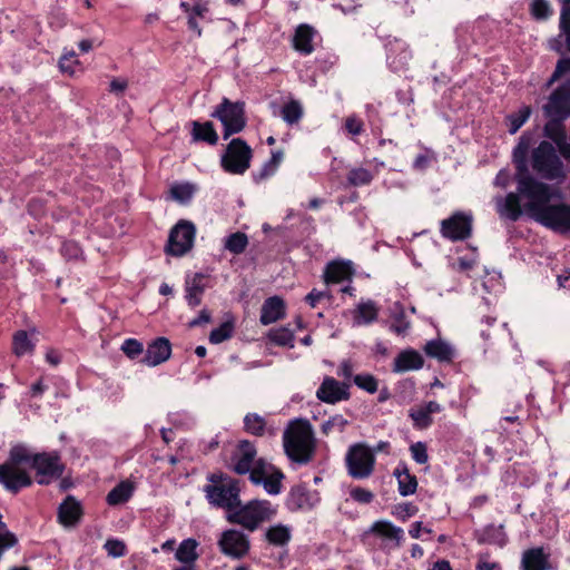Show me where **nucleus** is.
I'll use <instances>...</instances> for the list:
<instances>
[{
  "mask_svg": "<svg viewBox=\"0 0 570 570\" xmlns=\"http://www.w3.org/2000/svg\"><path fill=\"white\" fill-rule=\"evenodd\" d=\"M23 465L36 471V482L40 485H49L60 479L66 470L58 451L33 453L24 444H14L7 461L0 464V484L11 494H18L33 484L32 476Z\"/></svg>",
  "mask_w": 570,
  "mask_h": 570,
  "instance_id": "nucleus-1",
  "label": "nucleus"
},
{
  "mask_svg": "<svg viewBox=\"0 0 570 570\" xmlns=\"http://www.w3.org/2000/svg\"><path fill=\"white\" fill-rule=\"evenodd\" d=\"M523 190L529 195L527 209L537 222L556 232L570 230V205L549 204L552 190L548 184L530 180Z\"/></svg>",
  "mask_w": 570,
  "mask_h": 570,
  "instance_id": "nucleus-2",
  "label": "nucleus"
},
{
  "mask_svg": "<svg viewBox=\"0 0 570 570\" xmlns=\"http://www.w3.org/2000/svg\"><path fill=\"white\" fill-rule=\"evenodd\" d=\"M283 444L286 455L295 463H309L316 451V441L307 420H295L285 430Z\"/></svg>",
  "mask_w": 570,
  "mask_h": 570,
  "instance_id": "nucleus-3",
  "label": "nucleus"
},
{
  "mask_svg": "<svg viewBox=\"0 0 570 570\" xmlns=\"http://www.w3.org/2000/svg\"><path fill=\"white\" fill-rule=\"evenodd\" d=\"M203 492L214 508L224 509L228 513L240 504V481L222 471L213 472L206 476Z\"/></svg>",
  "mask_w": 570,
  "mask_h": 570,
  "instance_id": "nucleus-4",
  "label": "nucleus"
},
{
  "mask_svg": "<svg viewBox=\"0 0 570 570\" xmlns=\"http://www.w3.org/2000/svg\"><path fill=\"white\" fill-rule=\"evenodd\" d=\"M532 169L543 179L559 180L566 178L563 161L557 149L549 140H542L532 149Z\"/></svg>",
  "mask_w": 570,
  "mask_h": 570,
  "instance_id": "nucleus-5",
  "label": "nucleus"
},
{
  "mask_svg": "<svg viewBox=\"0 0 570 570\" xmlns=\"http://www.w3.org/2000/svg\"><path fill=\"white\" fill-rule=\"evenodd\" d=\"M275 511L268 500H250L240 504L228 513L227 520L230 523L239 524L248 531H255L259 524L269 520Z\"/></svg>",
  "mask_w": 570,
  "mask_h": 570,
  "instance_id": "nucleus-6",
  "label": "nucleus"
},
{
  "mask_svg": "<svg viewBox=\"0 0 570 570\" xmlns=\"http://www.w3.org/2000/svg\"><path fill=\"white\" fill-rule=\"evenodd\" d=\"M210 117L218 119L223 127V138L228 139L235 134H239L247 125L245 102L237 100L232 101L227 97H223L222 101L215 107Z\"/></svg>",
  "mask_w": 570,
  "mask_h": 570,
  "instance_id": "nucleus-7",
  "label": "nucleus"
},
{
  "mask_svg": "<svg viewBox=\"0 0 570 570\" xmlns=\"http://www.w3.org/2000/svg\"><path fill=\"white\" fill-rule=\"evenodd\" d=\"M253 159L252 147L242 138H233L220 156L222 169L230 175H244Z\"/></svg>",
  "mask_w": 570,
  "mask_h": 570,
  "instance_id": "nucleus-8",
  "label": "nucleus"
},
{
  "mask_svg": "<svg viewBox=\"0 0 570 570\" xmlns=\"http://www.w3.org/2000/svg\"><path fill=\"white\" fill-rule=\"evenodd\" d=\"M347 473L355 480H364L372 475L375 466V455L364 443H356L348 448L345 455Z\"/></svg>",
  "mask_w": 570,
  "mask_h": 570,
  "instance_id": "nucleus-9",
  "label": "nucleus"
},
{
  "mask_svg": "<svg viewBox=\"0 0 570 570\" xmlns=\"http://www.w3.org/2000/svg\"><path fill=\"white\" fill-rule=\"evenodd\" d=\"M196 227L194 223L180 219L171 229L166 245L168 255L180 257L187 254L194 246Z\"/></svg>",
  "mask_w": 570,
  "mask_h": 570,
  "instance_id": "nucleus-10",
  "label": "nucleus"
},
{
  "mask_svg": "<svg viewBox=\"0 0 570 570\" xmlns=\"http://www.w3.org/2000/svg\"><path fill=\"white\" fill-rule=\"evenodd\" d=\"M473 216L470 213L455 212L441 222V235L452 242L465 240L472 235Z\"/></svg>",
  "mask_w": 570,
  "mask_h": 570,
  "instance_id": "nucleus-11",
  "label": "nucleus"
},
{
  "mask_svg": "<svg viewBox=\"0 0 570 570\" xmlns=\"http://www.w3.org/2000/svg\"><path fill=\"white\" fill-rule=\"evenodd\" d=\"M218 547L223 554L232 559H242L248 553L250 543L248 537L242 531L228 529L222 533Z\"/></svg>",
  "mask_w": 570,
  "mask_h": 570,
  "instance_id": "nucleus-12",
  "label": "nucleus"
},
{
  "mask_svg": "<svg viewBox=\"0 0 570 570\" xmlns=\"http://www.w3.org/2000/svg\"><path fill=\"white\" fill-rule=\"evenodd\" d=\"M542 110L544 116L570 117V78L552 90Z\"/></svg>",
  "mask_w": 570,
  "mask_h": 570,
  "instance_id": "nucleus-13",
  "label": "nucleus"
},
{
  "mask_svg": "<svg viewBox=\"0 0 570 570\" xmlns=\"http://www.w3.org/2000/svg\"><path fill=\"white\" fill-rule=\"evenodd\" d=\"M351 382H340L332 376H325L316 391V397L327 404H336L351 397Z\"/></svg>",
  "mask_w": 570,
  "mask_h": 570,
  "instance_id": "nucleus-14",
  "label": "nucleus"
},
{
  "mask_svg": "<svg viewBox=\"0 0 570 570\" xmlns=\"http://www.w3.org/2000/svg\"><path fill=\"white\" fill-rule=\"evenodd\" d=\"M257 450L253 442L242 440L230 458V470L238 475H245L256 461Z\"/></svg>",
  "mask_w": 570,
  "mask_h": 570,
  "instance_id": "nucleus-15",
  "label": "nucleus"
},
{
  "mask_svg": "<svg viewBox=\"0 0 570 570\" xmlns=\"http://www.w3.org/2000/svg\"><path fill=\"white\" fill-rule=\"evenodd\" d=\"M320 500L318 493L306 484L293 487L288 494V505L292 510H312Z\"/></svg>",
  "mask_w": 570,
  "mask_h": 570,
  "instance_id": "nucleus-16",
  "label": "nucleus"
},
{
  "mask_svg": "<svg viewBox=\"0 0 570 570\" xmlns=\"http://www.w3.org/2000/svg\"><path fill=\"white\" fill-rule=\"evenodd\" d=\"M171 355V344L166 337H157L148 344L140 362L148 366H157Z\"/></svg>",
  "mask_w": 570,
  "mask_h": 570,
  "instance_id": "nucleus-17",
  "label": "nucleus"
},
{
  "mask_svg": "<svg viewBox=\"0 0 570 570\" xmlns=\"http://www.w3.org/2000/svg\"><path fill=\"white\" fill-rule=\"evenodd\" d=\"M83 515V508L73 495L68 494L58 507V521L63 527H75Z\"/></svg>",
  "mask_w": 570,
  "mask_h": 570,
  "instance_id": "nucleus-18",
  "label": "nucleus"
},
{
  "mask_svg": "<svg viewBox=\"0 0 570 570\" xmlns=\"http://www.w3.org/2000/svg\"><path fill=\"white\" fill-rule=\"evenodd\" d=\"M209 276L204 273H195L185 281V299L190 308L202 304L203 294L208 287Z\"/></svg>",
  "mask_w": 570,
  "mask_h": 570,
  "instance_id": "nucleus-19",
  "label": "nucleus"
},
{
  "mask_svg": "<svg viewBox=\"0 0 570 570\" xmlns=\"http://www.w3.org/2000/svg\"><path fill=\"white\" fill-rule=\"evenodd\" d=\"M386 60L393 71H401L406 68L412 58V53L407 45L402 40H393L386 45Z\"/></svg>",
  "mask_w": 570,
  "mask_h": 570,
  "instance_id": "nucleus-20",
  "label": "nucleus"
},
{
  "mask_svg": "<svg viewBox=\"0 0 570 570\" xmlns=\"http://www.w3.org/2000/svg\"><path fill=\"white\" fill-rule=\"evenodd\" d=\"M423 351L428 357L434 358L440 363L450 364L456 358V350L442 338L428 341L423 346Z\"/></svg>",
  "mask_w": 570,
  "mask_h": 570,
  "instance_id": "nucleus-21",
  "label": "nucleus"
},
{
  "mask_svg": "<svg viewBox=\"0 0 570 570\" xmlns=\"http://www.w3.org/2000/svg\"><path fill=\"white\" fill-rule=\"evenodd\" d=\"M286 315V305L282 297L275 295L266 298L261 308L259 322L263 325H269Z\"/></svg>",
  "mask_w": 570,
  "mask_h": 570,
  "instance_id": "nucleus-22",
  "label": "nucleus"
},
{
  "mask_svg": "<svg viewBox=\"0 0 570 570\" xmlns=\"http://www.w3.org/2000/svg\"><path fill=\"white\" fill-rule=\"evenodd\" d=\"M354 269L351 262L332 261L326 264L323 278L328 284H338L344 281H351Z\"/></svg>",
  "mask_w": 570,
  "mask_h": 570,
  "instance_id": "nucleus-23",
  "label": "nucleus"
},
{
  "mask_svg": "<svg viewBox=\"0 0 570 570\" xmlns=\"http://www.w3.org/2000/svg\"><path fill=\"white\" fill-rule=\"evenodd\" d=\"M316 30L312 26L307 23L298 24L293 36L294 50L303 56L311 55L315 50L313 45Z\"/></svg>",
  "mask_w": 570,
  "mask_h": 570,
  "instance_id": "nucleus-24",
  "label": "nucleus"
},
{
  "mask_svg": "<svg viewBox=\"0 0 570 570\" xmlns=\"http://www.w3.org/2000/svg\"><path fill=\"white\" fill-rule=\"evenodd\" d=\"M442 406L436 401H429L419 409L410 410V417L413 421V426L419 430L428 429L433 424L432 414L440 413Z\"/></svg>",
  "mask_w": 570,
  "mask_h": 570,
  "instance_id": "nucleus-25",
  "label": "nucleus"
},
{
  "mask_svg": "<svg viewBox=\"0 0 570 570\" xmlns=\"http://www.w3.org/2000/svg\"><path fill=\"white\" fill-rule=\"evenodd\" d=\"M393 476L397 481V491L402 497H409L417 490V479L410 472V469L405 462H400L393 471Z\"/></svg>",
  "mask_w": 570,
  "mask_h": 570,
  "instance_id": "nucleus-26",
  "label": "nucleus"
},
{
  "mask_svg": "<svg viewBox=\"0 0 570 570\" xmlns=\"http://www.w3.org/2000/svg\"><path fill=\"white\" fill-rule=\"evenodd\" d=\"M522 570H550L549 553L542 547L525 550L521 559Z\"/></svg>",
  "mask_w": 570,
  "mask_h": 570,
  "instance_id": "nucleus-27",
  "label": "nucleus"
},
{
  "mask_svg": "<svg viewBox=\"0 0 570 570\" xmlns=\"http://www.w3.org/2000/svg\"><path fill=\"white\" fill-rule=\"evenodd\" d=\"M190 126V136L194 142H205L209 146L217 145L219 137L212 121L207 120L200 122L198 120H193Z\"/></svg>",
  "mask_w": 570,
  "mask_h": 570,
  "instance_id": "nucleus-28",
  "label": "nucleus"
},
{
  "mask_svg": "<svg viewBox=\"0 0 570 570\" xmlns=\"http://www.w3.org/2000/svg\"><path fill=\"white\" fill-rule=\"evenodd\" d=\"M380 307L372 299L360 302L353 311V322L356 325H370L377 321Z\"/></svg>",
  "mask_w": 570,
  "mask_h": 570,
  "instance_id": "nucleus-29",
  "label": "nucleus"
},
{
  "mask_svg": "<svg viewBox=\"0 0 570 570\" xmlns=\"http://www.w3.org/2000/svg\"><path fill=\"white\" fill-rule=\"evenodd\" d=\"M547 122L543 126V136L554 145L567 138L566 120L568 118L558 116H544Z\"/></svg>",
  "mask_w": 570,
  "mask_h": 570,
  "instance_id": "nucleus-30",
  "label": "nucleus"
},
{
  "mask_svg": "<svg viewBox=\"0 0 570 570\" xmlns=\"http://www.w3.org/2000/svg\"><path fill=\"white\" fill-rule=\"evenodd\" d=\"M423 365L424 360L415 350L403 351L394 360V371L396 372L420 370Z\"/></svg>",
  "mask_w": 570,
  "mask_h": 570,
  "instance_id": "nucleus-31",
  "label": "nucleus"
},
{
  "mask_svg": "<svg viewBox=\"0 0 570 570\" xmlns=\"http://www.w3.org/2000/svg\"><path fill=\"white\" fill-rule=\"evenodd\" d=\"M134 491L135 487L130 481H121L108 492L106 502L110 507L124 504L130 500Z\"/></svg>",
  "mask_w": 570,
  "mask_h": 570,
  "instance_id": "nucleus-32",
  "label": "nucleus"
},
{
  "mask_svg": "<svg viewBox=\"0 0 570 570\" xmlns=\"http://www.w3.org/2000/svg\"><path fill=\"white\" fill-rule=\"evenodd\" d=\"M480 544H497L503 547L507 543V535L503 525L489 524L476 533Z\"/></svg>",
  "mask_w": 570,
  "mask_h": 570,
  "instance_id": "nucleus-33",
  "label": "nucleus"
},
{
  "mask_svg": "<svg viewBox=\"0 0 570 570\" xmlns=\"http://www.w3.org/2000/svg\"><path fill=\"white\" fill-rule=\"evenodd\" d=\"M284 153L283 150H273L271 158L263 164L262 168L257 171H253V180L258 184L273 175L277 171L281 163L283 161Z\"/></svg>",
  "mask_w": 570,
  "mask_h": 570,
  "instance_id": "nucleus-34",
  "label": "nucleus"
},
{
  "mask_svg": "<svg viewBox=\"0 0 570 570\" xmlns=\"http://www.w3.org/2000/svg\"><path fill=\"white\" fill-rule=\"evenodd\" d=\"M370 531L379 537L395 540L397 544L404 539L403 529L386 520L375 521Z\"/></svg>",
  "mask_w": 570,
  "mask_h": 570,
  "instance_id": "nucleus-35",
  "label": "nucleus"
},
{
  "mask_svg": "<svg viewBox=\"0 0 570 570\" xmlns=\"http://www.w3.org/2000/svg\"><path fill=\"white\" fill-rule=\"evenodd\" d=\"M520 196L519 193H509L504 198L503 205L498 209L500 216L507 217L512 222L519 220L522 216Z\"/></svg>",
  "mask_w": 570,
  "mask_h": 570,
  "instance_id": "nucleus-36",
  "label": "nucleus"
},
{
  "mask_svg": "<svg viewBox=\"0 0 570 570\" xmlns=\"http://www.w3.org/2000/svg\"><path fill=\"white\" fill-rule=\"evenodd\" d=\"M267 338L271 343L283 346V347H294V331L288 326H281L271 328L267 333Z\"/></svg>",
  "mask_w": 570,
  "mask_h": 570,
  "instance_id": "nucleus-37",
  "label": "nucleus"
},
{
  "mask_svg": "<svg viewBox=\"0 0 570 570\" xmlns=\"http://www.w3.org/2000/svg\"><path fill=\"white\" fill-rule=\"evenodd\" d=\"M291 537L289 528L283 524L272 525L265 532V539L268 543L276 547L286 546L291 541Z\"/></svg>",
  "mask_w": 570,
  "mask_h": 570,
  "instance_id": "nucleus-38",
  "label": "nucleus"
},
{
  "mask_svg": "<svg viewBox=\"0 0 570 570\" xmlns=\"http://www.w3.org/2000/svg\"><path fill=\"white\" fill-rule=\"evenodd\" d=\"M197 546L195 539L183 540L176 551V559L183 563H193L198 558Z\"/></svg>",
  "mask_w": 570,
  "mask_h": 570,
  "instance_id": "nucleus-39",
  "label": "nucleus"
},
{
  "mask_svg": "<svg viewBox=\"0 0 570 570\" xmlns=\"http://www.w3.org/2000/svg\"><path fill=\"white\" fill-rule=\"evenodd\" d=\"M284 478L285 475L282 470L274 465L269 473L266 475L264 482H262V485L268 494H279L282 492V481Z\"/></svg>",
  "mask_w": 570,
  "mask_h": 570,
  "instance_id": "nucleus-40",
  "label": "nucleus"
},
{
  "mask_svg": "<svg viewBox=\"0 0 570 570\" xmlns=\"http://www.w3.org/2000/svg\"><path fill=\"white\" fill-rule=\"evenodd\" d=\"M303 107L297 100H291L281 109V117L287 125L298 124L303 118Z\"/></svg>",
  "mask_w": 570,
  "mask_h": 570,
  "instance_id": "nucleus-41",
  "label": "nucleus"
},
{
  "mask_svg": "<svg viewBox=\"0 0 570 570\" xmlns=\"http://www.w3.org/2000/svg\"><path fill=\"white\" fill-rule=\"evenodd\" d=\"M248 245V237L243 232H235L225 238V248L234 254L239 255L245 252Z\"/></svg>",
  "mask_w": 570,
  "mask_h": 570,
  "instance_id": "nucleus-42",
  "label": "nucleus"
},
{
  "mask_svg": "<svg viewBox=\"0 0 570 570\" xmlns=\"http://www.w3.org/2000/svg\"><path fill=\"white\" fill-rule=\"evenodd\" d=\"M244 430L255 436H263L266 430V421L257 413H247L244 417Z\"/></svg>",
  "mask_w": 570,
  "mask_h": 570,
  "instance_id": "nucleus-43",
  "label": "nucleus"
},
{
  "mask_svg": "<svg viewBox=\"0 0 570 570\" xmlns=\"http://www.w3.org/2000/svg\"><path fill=\"white\" fill-rule=\"evenodd\" d=\"M35 345L31 343L26 331L20 330L13 334L12 351L17 356H22L33 351Z\"/></svg>",
  "mask_w": 570,
  "mask_h": 570,
  "instance_id": "nucleus-44",
  "label": "nucleus"
},
{
  "mask_svg": "<svg viewBox=\"0 0 570 570\" xmlns=\"http://www.w3.org/2000/svg\"><path fill=\"white\" fill-rule=\"evenodd\" d=\"M515 164V181L518 193L529 199V195L523 190L524 185L532 181H538L533 176L530 175L527 161H518Z\"/></svg>",
  "mask_w": 570,
  "mask_h": 570,
  "instance_id": "nucleus-45",
  "label": "nucleus"
},
{
  "mask_svg": "<svg viewBox=\"0 0 570 570\" xmlns=\"http://www.w3.org/2000/svg\"><path fill=\"white\" fill-rule=\"evenodd\" d=\"M273 466V464L267 463L263 458L257 459L248 472L249 481L255 485H261Z\"/></svg>",
  "mask_w": 570,
  "mask_h": 570,
  "instance_id": "nucleus-46",
  "label": "nucleus"
},
{
  "mask_svg": "<svg viewBox=\"0 0 570 570\" xmlns=\"http://www.w3.org/2000/svg\"><path fill=\"white\" fill-rule=\"evenodd\" d=\"M234 323L233 321H226L222 323L218 327L214 328L209 334V342L212 344H220L233 336L234 333Z\"/></svg>",
  "mask_w": 570,
  "mask_h": 570,
  "instance_id": "nucleus-47",
  "label": "nucleus"
},
{
  "mask_svg": "<svg viewBox=\"0 0 570 570\" xmlns=\"http://www.w3.org/2000/svg\"><path fill=\"white\" fill-rule=\"evenodd\" d=\"M346 178L350 185L358 187L370 185L373 180V175L368 169L358 167L351 169Z\"/></svg>",
  "mask_w": 570,
  "mask_h": 570,
  "instance_id": "nucleus-48",
  "label": "nucleus"
},
{
  "mask_svg": "<svg viewBox=\"0 0 570 570\" xmlns=\"http://www.w3.org/2000/svg\"><path fill=\"white\" fill-rule=\"evenodd\" d=\"M353 382L358 389L364 390L371 394L375 393L379 389L377 379L368 373L354 375Z\"/></svg>",
  "mask_w": 570,
  "mask_h": 570,
  "instance_id": "nucleus-49",
  "label": "nucleus"
},
{
  "mask_svg": "<svg viewBox=\"0 0 570 570\" xmlns=\"http://www.w3.org/2000/svg\"><path fill=\"white\" fill-rule=\"evenodd\" d=\"M104 549L107 551V554L112 558H121L125 557L128 552L126 543L116 538H109L104 544Z\"/></svg>",
  "mask_w": 570,
  "mask_h": 570,
  "instance_id": "nucleus-50",
  "label": "nucleus"
},
{
  "mask_svg": "<svg viewBox=\"0 0 570 570\" xmlns=\"http://www.w3.org/2000/svg\"><path fill=\"white\" fill-rule=\"evenodd\" d=\"M121 351L130 360H136L144 353V345L136 338H126L121 345Z\"/></svg>",
  "mask_w": 570,
  "mask_h": 570,
  "instance_id": "nucleus-51",
  "label": "nucleus"
},
{
  "mask_svg": "<svg viewBox=\"0 0 570 570\" xmlns=\"http://www.w3.org/2000/svg\"><path fill=\"white\" fill-rule=\"evenodd\" d=\"M170 194L174 199L180 203H186L191 199L194 194V187L188 183L176 184L170 188Z\"/></svg>",
  "mask_w": 570,
  "mask_h": 570,
  "instance_id": "nucleus-52",
  "label": "nucleus"
},
{
  "mask_svg": "<svg viewBox=\"0 0 570 570\" xmlns=\"http://www.w3.org/2000/svg\"><path fill=\"white\" fill-rule=\"evenodd\" d=\"M530 12L537 20H543L552 13L550 4L547 0H533L530 6Z\"/></svg>",
  "mask_w": 570,
  "mask_h": 570,
  "instance_id": "nucleus-53",
  "label": "nucleus"
},
{
  "mask_svg": "<svg viewBox=\"0 0 570 570\" xmlns=\"http://www.w3.org/2000/svg\"><path fill=\"white\" fill-rule=\"evenodd\" d=\"M530 116V109L527 107L524 109L519 110L517 114H512L508 117L509 120V132L515 134L528 120Z\"/></svg>",
  "mask_w": 570,
  "mask_h": 570,
  "instance_id": "nucleus-54",
  "label": "nucleus"
},
{
  "mask_svg": "<svg viewBox=\"0 0 570 570\" xmlns=\"http://www.w3.org/2000/svg\"><path fill=\"white\" fill-rule=\"evenodd\" d=\"M419 509L411 502L399 503L394 507L392 514L401 521H406L409 518L415 515Z\"/></svg>",
  "mask_w": 570,
  "mask_h": 570,
  "instance_id": "nucleus-55",
  "label": "nucleus"
},
{
  "mask_svg": "<svg viewBox=\"0 0 570 570\" xmlns=\"http://www.w3.org/2000/svg\"><path fill=\"white\" fill-rule=\"evenodd\" d=\"M347 424V420L344 419L342 415H335L330 417L327 421H325L321 425V432L325 435H328L331 432H333L335 429L340 432L344 430V428Z\"/></svg>",
  "mask_w": 570,
  "mask_h": 570,
  "instance_id": "nucleus-56",
  "label": "nucleus"
},
{
  "mask_svg": "<svg viewBox=\"0 0 570 570\" xmlns=\"http://www.w3.org/2000/svg\"><path fill=\"white\" fill-rule=\"evenodd\" d=\"M410 322L406 320L405 313L403 308H401L393 316V322L391 324V331L396 333L397 335H404L410 328Z\"/></svg>",
  "mask_w": 570,
  "mask_h": 570,
  "instance_id": "nucleus-57",
  "label": "nucleus"
},
{
  "mask_svg": "<svg viewBox=\"0 0 570 570\" xmlns=\"http://www.w3.org/2000/svg\"><path fill=\"white\" fill-rule=\"evenodd\" d=\"M60 254L66 259H78L82 255V249L75 240H65L60 247Z\"/></svg>",
  "mask_w": 570,
  "mask_h": 570,
  "instance_id": "nucleus-58",
  "label": "nucleus"
},
{
  "mask_svg": "<svg viewBox=\"0 0 570 570\" xmlns=\"http://www.w3.org/2000/svg\"><path fill=\"white\" fill-rule=\"evenodd\" d=\"M18 544L17 535L11 532L8 528L6 530H0V560L4 551L11 549Z\"/></svg>",
  "mask_w": 570,
  "mask_h": 570,
  "instance_id": "nucleus-59",
  "label": "nucleus"
},
{
  "mask_svg": "<svg viewBox=\"0 0 570 570\" xmlns=\"http://www.w3.org/2000/svg\"><path fill=\"white\" fill-rule=\"evenodd\" d=\"M412 459L419 464H425L429 461L428 448L424 442H416L410 446Z\"/></svg>",
  "mask_w": 570,
  "mask_h": 570,
  "instance_id": "nucleus-60",
  "label": "nucleus"
},
{
  "mask_svg": "<svg viewBox=\"0 0 570 570\" xmlns=\"http://www.w3.org/2000/svg\"><path fill=\"white\" fill-rule=\"evenodd\" d=\"M570 72V58H561L558 60L554 71L552 72L550 79L548 80V86H551L559 79H561L566 73Z\"/></svg>",
  "mask_w": 570,
  "mask_h": 570,
  "instance_id": "nucleus-61",
  "label": "nucleus"
},
{
  "mask_svg": "<svg viewBox=\"0 0 570 570\" xmlns=\"http://www.w3.org/2000/svg\"><path fill=\"white\" fill-rule=\"evenodd\" d=\"M559 27L566 37V48L570 52V8L561 9Z\"/></svg>",
  "mask_w": 570,
  "mask_h": 570,
  "instance_id": "nucleus-62",
  "label": "nucleus"
},
{
  "mask_svg": "<svg viewBox=\"0 0 570 570\" xmlns=\"http://www.w3.org/2000/svg\"><path fill=\"white\" fill-rule=\"evenodd\" d=\"M324 298H327V299H331L332 298V294L330 291H318L316 288H313L305 297H304V301L305 303L311 307V308H315L317 306V304L324 299Z\"/></svg>",
  "mask_w": 570,
  "mask_h": 570,
  "instance_id": "nucleus-63",
  "label": "nucleus"
},
{
  "mask_svg": "<svg viewBox=\"0 0 570 570\" xmlns=\"http://www.w3.org/2000/svg\"><path fill=\"white\" fill-rule=\"evenodd\" d=\"M351 498L362 504H368L373 501L374 494L367 489L355 487L350 491Z\"/></svg>",
  "mask_w": 570,
  "mask_h": 570,
  "instance_id": "nucleus-64",
  "label": "nucleus"
}]
</instances>
